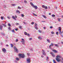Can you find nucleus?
<instances>
[{
  "label": "nucleus",
  "mask_w": 63,
  "mask_h": 63,
  "mask_svg": "<svg viewBox=\"0 0 63 63\" xmlns=\"http://www.w3.org/2000/svg\"><path fill=\"white\" fill-rule=\"evenodd\" d=\"M19 24V23H16V25H18Z\"/></svg>",
  "instance_id": "59"
},
{
  "label": "nucleus",
  "mask_w": 63,
  "mask_h": 63,
  "mask_svg": "<svg viewBox=\"0 0 63 63\" xmlns=\"http://www.w3.org/2000/svg\"><path fill=\"white\" fill-rule=\"evenodd\" d=\"M51 33L52 34H54V32L53 31H52Z\"/></svg>",
  "instance_id": "30"
},
{
  "label": "nucleus",
  "mask_w": 63,
  "mask_h": 63,
  "mask_svg": "<svg viewBox=\"0 0 63 63\" xmlns=\"http://www.w3.org/2000/svg\"><path fill=\"white\" fill-rule=\"evenodd\" d=\"M33 48H31V51H33Z\"/></svg>",
  "instance_id": "52"
},
{
  "label": "nucleus",
  "mask_w": 63,
  "mask_h": 63,
  "mask_svg": "<svg viewBox=\"0 0 63 63\" xmlns=\"http://www.w3.org/2000/svg\"><path fill=\"white\" fill-rule=\"evenodd\" d=\"M33 15H34V16H37V15L34 13H33Z\"/></svg>",
  "instance_id": "19"
},
{
  "label": "nucleus",
  "mask_w": 63,
  "mask_h": 63,
  "mask_svg": "<svg viewBox=\"0 0 63 63\" xmlns=\"http://www.w3.org/2000/svg\"><path fill=\"white\" fill-rule=\"evenodd\" d=\"M14 49L15 51L17 53L18 52V49H17L16 47H14Z\"/></svg>",
  "instance_id": "5"
},
{
  "label": "nucleus",
  "mask_w": 63,
  "mask_h": 63,
  "mask_svg": "<svg viewBox=\"0 0 63 63\" xmlns=\"http://www.w3.org/2000/svg\"><path fill=\"white\" fill-rule=\"evenodd\" d=\"M37 24L35 23V26H34V27L37 30V29H38V27H37Z\"/></svg>",
  "instance_id": "7"
},
{
  "label": "nucleus",
  "mask_w": 63,
  "mask_h": 63,
  "mask_svg": "<svg viewBox=\"0 0 63 63\" xmlns=\"http://www.w3.org/2000/svg\"><path fill=\"white\" fill-rule=\"evenodd\" d=\"M38 39H39V40H43V39H42V38L41 36H39L38 37Z\"/></svg>",
  "instance_id": "12"
},
{
  "label": "nucleus",
  "mask_w": 63,
  "mask_h": 63,
  "mask_svg": "<svg viewBox=\"0 0 63 63\" xmlns=\"http://www.w3.org/2000/svg\"><path fill=\"white\" fill-rule=\"evenodd\" d=\"M24 34L25 35H27L28 33L26 32H24Z\"/></svg>",
  "instance_id": "18"
},
{
  "label": "nucleus",
  "mask_w": 63,
  "mask_h": 63,
  "mask_svg": "<svg viewBox=\"0 0 63 63\" xmlns=\"http://www.w3.org/2000/svg\"><path fill=\"white\" fill-rule=\"evenodd\" d=\"M11 32H14V33H15V31L14 30H12Z\"/></svg>",
  "instance_id": "32"
},
{
  "label": "nucleus",
  "mask_w": 63,
  "mask_h": 63,
  "mask_svg": "<svg viewBox=\"0 0 63 63\" xmlns=\"http://www.w3.org/2000/svg\"><path fill=\"white\" fill-rule=\"evenodd\" d=\"M51 47H52V46H53V44H52V43H51Z\"/></svg>",
  "instance_id": "34"
},
{
  "label": "nucleus",
  "mask_w": 63,
  "mask_h": 63,
  "mask_svg": "<svg viewBox=\"0 0 63 63\" xmlns=\"http://www.w3.org/2000/svg\"><path fill=\"white\" fill-rule=\"evenodd\" d=\"M30 4L31 6H32V7H33V8H35L36 10H37V9L38 8V7H37V6L34 5V4H33V3H32L31 2Z\"/></svg>",
  "instance_id": "3"
},
{
  "label": "nucleus",
  "mask_w": 63,
  "mask_h": 63,
  "mask_svg": "<svg viewBox=\"0 0 63 63\" xmlns=\"http://www.w3.org/2000/svg\"><path fill=\"white\" fill-rule=\"evenodd\" d=\"M45 53V51L44 50H42V53Z\"/></svg>",
  "instance_id": "24"
},
{
  "label": "nucleus",
  "mask_w": 63,
  "mask_h": 63,
  "mask_svg": "<svg viewBox=\"0 0 63 63\" xmlns=\"http://www.w3.org/2000/svg\"><path fill=\"white\" fill-rule=\"evenodd\" d=\"M58 20V21L59 22H60V19L58 18H57Z\"/></svg>",
  "instance_id": "22"
},
{
  "label": "nucleus",
  "mask_w": 63,
  "mask_h": 63,
  "mask_svg": "<svg viewBox=\"0 0 63 63\" xmlns=\"http://www.w3.org/2000/svg\"><path fill=\"white\" fill-rule=\"evenodd\" d=\"M4 18V17H3V16H2L1 17V19H2V20Z\"/></svg>",
  "instance_id": "35"
},
{
  "label": "nucleus",
  "mask_w": 63,
  "mask_h": 63,
  "mask_svg": "<svg viewBox=\"0 0 63 63\" xmlns=\"http://www.w3.org/2000/svg\"><path fill=\"white\" fill-rule=\"evenodd\" d=\"M61 28L60 27H59V31H61Z\"/></svg>",
  "instance_id": "21"
},
{
  "label": "nucleus",
  "mask_w": 63,
  "mask_h": 63,
  "mask_svg": "<svg viewBox=\"0 0 63 63\" xmlns=\"http://www.w3.org/2000/svg\"><path fill=\"white\" fill-rule=\"evenodd\" d=\"M42 22H46V21H42Z\"/></svg>",
  "instance_id": "53"
},
{
  "label": "nucleus",
  "mask_w": 63,
  "mask_h": 63,
  "mask_svg": "<svg viewBox=\"0 0 63 63\" xmlns=\"http://www.w3.org/2000/svg\"><path fill=\"white\" fill-rule=\"evenodd\" d=\"M3 7H4V8H6L7 7L6 6V5H4L3 6Z\"/></svg>",
  "instance_id": "36"
},
{
  "label": "nucleus",
  "mask_w": 63,
  "mask_h": 63,
  "mask_svg": "<svg viewBox=\"0 0 63 63\" xmlns=\"http://www.w3.org/2000/svg\"><path fill=\"white\" fill-rule=\"evenodd\" d=\"M15 18H17V16H16L15 15Z\"/></svg>",
  "instance_id": "61"
},
{
  "label": "nucleus",
  "mask_w": 63,
  "mask_h": 63,
  "mask_svg": "<svg viewBox=\"0 0 63 63\" xmlns=\"http://www.w3.org/2000/svg\"><path fill=\"white\" fill-rule=\"evenodd\" d=\"M12 18H13V19H14L15 20H16V18H15V16H12Z\"/></svg>",
  "instance_id": "13"
},
{
  "label": "nucleus",
  "mask_w": 63,
  "mask_h": 63,
  "mask_svg": "<svg viewBox=\"0 0 63 63\" xmlns=\"http://www.w3.org/2000/svg\"><path fill=\"white\" fill-rule=\"evenodd\" d=\"M34 24V23L33 22H32V23H31V24H32V25H33V24Z\"/></svg>",
  "instance_id": "42"
},
{
  "label": "nucleus",
  "mask_w": 63,
  "mask_h": 63,
  "mask_svg": "<svg viewBox=\"0 0 63 63\" xmlns=\"http://www.w3.org/2000/svg\"><path fill=\"white\" fill-rule=\"evenodd\" d=\"M50 54H51L52 55V56L53 57H54L55 56V55H54V54H53V53L52 52H51L50 53Z\"/></svg>",
  "instance_id": "11"
},
{
  "label": "nucleus",
  "mask_w": 63,
  "mask_h": 63,
  "mask_svg": "<svg viewBox=\"0 0 63 63\" xmlns=\"http://www.w3.org/2000/svg\"><path fill=\"white\" fill-rule=\"evenodd\" d=\"M43 55H46V53H43Z\"/></svg>",
  "instance_id": "29"
},
{
  "label": "nucleus",
  "mask_w": 63,
  "mask_h": 63,
  "mask_svg": "<svg viewBox=\"0 0 63 63\" xmlns=\"http://www.w3.org/2000/svg\"><path fill=\"white\" fill-rule=\"evenodd\" d=\"M7 18L8 19H10L11 18V17L10 16H8Z\"/></svg>",
  "instance_id": "27"
},
{
  "label": "nucleus",
  "mask_w": 63,
  "mask_h": 63,
  "mask_svg": "<svg viewBox=\"0 0 63 63\" xmlns=\"http://www.w3.org/2000/svg\"><path fill=\"white\" fill-rule=\"evenodd\" d=\"M52 17H55V15H52Z\"/></svg>",
  "instance_id": "33"
},
{
  "label": "nucleus",
  "mask_w": 63,
  "mask_h": 63,
  "mask_svg": "<svg viewBox=\"0 0 63 63\" xmlns=\"http://www.w3.org/2000/svg\"><path fill=\"white\" fill-rule=\"evenodd\" d=\"M17 8L18 9H19L20 10V9H21V7H20L19 6H18L17 7Z\"/></svg>",
  "instance_id": "20"
},
{
  "label": "nucleus",
  "mask_w": 63,
  "mask_h": 63,
  "mask_svg": "<svg viewBox=\"0 0 63 63\" xmlns=\"http://www.w3.org/2000/svg\"><path fill=\"white\" fill-rule=\"evenodd\" d=\"M51 45H50L49 46V48H50H50H51V47H50L51 46Z\"/></svg>",
  "instance_id": "64"
},
{
  "label": "nucleus",
  "mask_w": 63,
  "mask_h": 63,
  "mask_svg": "<svg viewBox=\"0 0 63 63\" xmlns=\"http://www.w3.org/2000/svg\"><path fill=\"white\" fill-rule=\"evenodd\" d=\"M11 47H13V45L12 44H11Z\"/></svg>",
  "instance_id": "37"
},
{
  "label": "nucleus",
  "mask_w": 63,
  "mask_h": 63,
  "mask_svg": "<svg viewBox=\"0 0 63 63\" xmlns=\"http://www.w3.org/2000/svg\"><path fill=\"white\" fill-rule=\"evenodd\" d=\"M42 16H43L45 18H47V17L44 15H42Z\"/></svg>",
  "instance_id": "17"
},
{
  "label": "nucleus",
  "mask_w": 63,
  "mask_h": 63,
  "mask_svg": "<svg viewBox=\"0 0 63 63\" xmlns=\"http://www.w3.org/2000/svg\"><path fill=\"white\" fill-rule=\"evenodd\" d=\"M21 16L22 17H24V15L23 14H22L21 15Z\"/></svg>",
  "instance_id": "28"
},
{
  "label": "nucleus",
  "mask_w": 63,
  "mask_h": 63,
  "mask_svg": "<svg viewBox=\"0 0 63 63\" xmlns=\"http://www.w3.org/2000/svg\"><path fill=\"white\" fill-rule=\"evenodd\" d=\"M21 40L22 41H21V42L22 43L23 45H25V41L24 39L23 38H22Z\"/></svg>",
  "instance_id": "4"
},
{
  "label": "nucleus",
  "mask_w": 63,
  "mask_h": 63,
  "mask_svg": "<svg viewBox=\"0 0 63 63\" xmlns=\"http://www.w3.org/2000/svg\"><path fill=\"white\" fill-rule=\"evenodd\" d=\"M18 55L20 58H24L25 57V55L23 54H18Z\"/></svg>",
  "instance_id": "2"
},
{
  "label": "nucleus",
  "mask_w": 63,
  "mask_h": 63,
  "mask_svg": "<svg viewBox=\"0 0 63 63\" xmlns=\"http://www.w3.org/2000/svg\"><path fill=\"white\" fill-rule=\"evenodd\" d=\"M56 34H57V35H58V32H56Z\"/></svg>",
  "instance_id": "46"
},
{
  "label": "nucleus",
  "mask_w": 63,
  "mask_h": 63,
  "mask_svg": "<svg viewBox=\"0 0 63 63\" xmlns=\"http://www.w3.org/2000/svg\"><path fill=\"white\" fill-rule=\"evenodd\" d=\"M63 33V31H62V32L61 31H59V34L61 35L62 36V34Z\"/></svg>",
  "instance_id": "9"
},
{
  "label": "nucleus",
  "mask_w": 63,
  "mask_h": 63,
  "mask_svg": "<svg viewBox=\"0 0 63 63\" xmlns=\"http://www.w3.org/2000/svg\"><path fill=\"white\" fill-rule=\"evenodd\" d=\"M52 28H53V27L52 26H50V28H51V29Z\"/></svg>",
  "instance_id": "54"
},
{
  "label": "nucleus",
  "mask_w": 63,
  "mask_h": 63,
  "mask_svg": "<svg viewBox=\"0 0 63 63\" xmlns=\"http://www.w3.org/2000/svg\"><path fill=\"white\" fill-rule=\"evenodd\" d=\"M47 42H48V43H50V40H49V39H47Z\"/></svg>",
  "instance_id": "15"
},
{
  "label": "nucleus",
  "mask_w": 63,
  "mask_h": 63,
  "mask_svg": "<svg viewBox=\"0 0 63 63\" xmlns=\"http://www.w3.org/2000/svg\"><path fill=\"white\" fill-rule=\"evenodd\" d=\"M55 47H58V45L57 44L55 45Z\"/></svg>",
  "instance_id": "31"
},
{
  "label": "nucleus",
  "mask_w": 63,
  "mask_h": 63,
  "mask_svg": "<svg viewBox=\"0 0 63 63\" xmlns=\"http://www.w3.org/2000/svg\"><path fill=\"white\" fill-rule=\"evenodd\" d=\"M2 50L4 53H5V52H6V50L4 48L2 49Z\"/></svg>",
  "instance_id": "6"
},
{
  "label": "nucleus",
  "mask_w": 63,
  "mask_h": 63,
  "mask_svg": "<svg viewBox=\"0 0 63 63\" xmlns=\"http://www.w3.org/2000/svg\"><path fill=\"white\" fill-rule=\"evenodd\" d=\"M38 32H39L40 33H41V32H42V31H40V30H38Z\"/></svg>",
  "instance_id": "45"
},
{
  "label": "nucleus",
  "mask_w": 63,
  "mask_h": 63,
  "mask_svg": "<svg viewBox=\"0 0 63 63\" xmlns=\"http://www.w3.org/2000/svg\"><path fill=\"white\" fill-rule=\"evenodd\" d=\"M27 35H28V37H29V36H30V34L29 33H28L27 34Z\"/></svg>",
  "instance_id": "39"
},
{
  "label": "nucleus",
  "mask_w": 63,
  "mask_h": 63,
  "mask_svg": "<svg viewBox=\"0 0 63 63\" xmlns=\"http://www.w3.org/2000/svg\"><path fill=\"white\" fill-rule=\"evenodd\" d=\"M51 13H50L49 14V15H51Z\"/></svg>",
  "instance_id": "60"
},
{
  "label": "nucleus",
  "mask_w": 63,
  "mask_h": 63,
  "mask_svg": "<svg viewBox=\"0 0 63 63\" xmlns=\"http://www.w3.org/2000/svg\"><path fill=\"white\" fill-rule=\"evenodd\" d=\"M16 60L18 61L19 60V59L18 58H16Z\"/></svg>",
  "instance_id": "23"
},
{
  "label": "nucleus",
  "mask_w": 63,
  "mask_h": 63,
  "mask_svg": "<svg viewBox=\"0 0 63 63\" xmlns=\"http://www.w3.org/2000/svg\"><path fill=\"white\" fill-rule=\"evenodd\" d=\"M8 29L9 30H11V28L10 27H9L8 28Z\"/></svg>",
  "instance_id": "49"
},
{
  "label": "nucleus",
  "mask_w": 63,
  "mask_h": 63,
  "mask_svg": "<svg viewBox=\"0 0 63 63\" xmlns=\"http://www.w3.org/2000/svg\"><path fill=\"white\" fill-rule=\"evenodd\" d=\"M41 57H42V58H43L44 57V56H43V55H42Z\"/></svg>",
  "instance_id": "63"
},
{
  "label": "nucleus",
  "mask_w": 63,
  "mask_h": 63,
  "mask_svg": "<svg viewBox=\"0 0 63 63\" xmlns=\"http://www.w3.org/2000/svg\"><path fill=\"white\" fill-rule=\"evenodd\" d=\"M29 40H32V38H29Z\"/></svg>",
  "instance_id": "51"
},
{
  "label": "nucleus",
  "mask_w": 63,
  "mask_h": 63,
  "mask_svg": "<svg viewBox=\"0 0 63 63\" xmlns=\"http://www.w3.org/2000/svg\"><path fill=\"white\" fill-rule=\"evenodd\" d=\"M16 5L15 4H12V6H16Z\"/></svg>",
  "instance_id": "62"
},
{
  "label": "nucleus",
  "mask_w": 63,
  "mask_h": 63,
  "mask_svg": "<svg viewBox=\"0 0 63 63\" xmlns=\"http://www.w3.org/2000/svg\"><path fill=\"white\" fill-rule=\"evenodd\" d=\"M42 7L43 8H44L45 7V6L44 5H43L42 6Z\"/></svg>",
  "instance_id": "48"
},
{
  "label": "nucleus",
  "mask_w": 63,
  "mask_h": 63,
  "mask_svg": "<svg viewBox=\"0 0 63 63\" xmlns=\"http://www.w3.org/2000/svg\"><path fill=\"white\" fill-rule=\"evenodd\" d=\"M2 25H3V26H4V27H6V25L5 24H2Z\"/></svg>",
  "instance_id": "26"
},
{
  "label": "nucleus",
  "mask_w": 63,
  "mask_h": 63,
  "mask_svg": "<svg viewBox=\"0 0 63 63\" xmlns=\"http://www.w3.org/2000/svg\"><path fill=\"white\" fill-rule=\"evenodd\" d=\"M24 3H27V1L25 0L24 1Z\"/></svg>",
  "instance_id": "41"
},
{
  "label": "nucleus",
  "mask_w": 63,
  "mask_h": 63,
  "mask_svg": "<svg viewBox=\"0 0 63 63\" xmlns=\"http://www.w3.org/2000/svg\"><path fill=\"white\" fill-rule=\"evenodd\" d=\"M6 47H9V45L7 44L6 45Z\"/></svg>",
  "instance_id": "58"
},
{
  "label": "nucleus",
  "mask_w": 63,
  "mask_h": 63,
  "mask_svg": "<svg viewBox=\"0 0 63 63\" xmlns=\"http://www.w3.org/2000/svg\"><path fill=\"white\" fill-rule=\"evenodd\" d=\"M45 9H47V6H46V7H45Z\"/></svg>",
  "instance_id": "43"
},
{
  "label": "nucleus",
  "mask_w": 63,
  "mask_h": 63,
  "mask_svg": "<svg viewBox=\"0 0 63 63\" xmlns=\"http://www.w3.org/2000/svg\"><path fill=\"white\" fill-rule=\"evenodd\" d=\"M27 61L28 63H30V59L27 58Z\"/></svg>",
  "instance_id": "8"
},
{
  "label": "nucleus",
  "mask_w": 63,
  "mask_h": 63,
  "mask_svg": "<svg viewBox=\"0 0 63 63\" xmlns=\"http://www.w3.org/2000/svg\"><path fill=\"white\" fill-rule=\"evenodd\" d=\"M23 23H24V24H26V23H25L24 22H23Z\"/></svg>",
  "instance_id": "55"
},
{
  "label": "nucleus",
  "mask_w": 63,
  "mask_h": 63,
  "mask_svg": "<svg viewBox=\"0 0 63 63\" xmlns=\"http://www.w3.org/2000/svg\"><path fill=\"white\" fill-rule=\"evenodd\" d=\"M18 40H17V39H16V42H18Z\"/></svg>",
  "instance_id": "50"
},
{
  "label": "nucleus",
  "mask_w": 63,
  "mask_h": 63,
  "mask_svg": "<svg viewBox=\"0 0 63 63\" xmlns=\"http://www.w3.org/2000/svg\"><path fill=\"white\" fill-rule=\"evenodd\" d=\"M15 30H16V31H17V30H18L17 29H15Z\"/></svg>",
  "instance_id": "56"
},
{
  "label": "nucleus",
  "mask_w": 63,
  "mask_h": 63,
  "mask_svg": "<svg viewBox=\"0 0 63 63\" xmlns=\"http://www.w3.org/2000/svg\"><path fill=\"white\" fill-rule=\"evenodd\" d=\"M2 28H3V26L2 25H1L0 26V30H2Z\"/></svg>",
  "instance_id": "16"
},
{
  "label": "nucleus",
  "mask_w": 63,
  "mask_h": 63,
  "mask_svg": "<svg viewBox=\"0 0 63 63\" xmlns=\"http://www.w3.org/2000/svg\"><path fill=\"white\" fill-rule=\"evenodd\" d=\"M22 27L21 26H19V28H20V29H21Z\"/></svg>",
  "instance_id": "47"
},
{
  "label": "nucleus",
  "mask_w": 63,
  "mask_h": 63,
  "mask_svg": "<svg viewBox=\"0 0 63 63\" xmlns=\"http://www.w3.org/2000/svg\"><path fill=\"white\" fill-rule=\"evenodd\" d=\"M53 62L54 63H56V62H55V60H53Z\"/></svg>",
  "instance_id": "40"
},
{
  "label": "nucleus",
  "mask_w": 63,
  "mask_h": 63,
  "mask_svg": "<svg viewBox=\"0 0 63 63\" xmlns=\"http://www.w3.org/2000/svg\"><path fill=\"white\" fill-rule=\"evenodd\" d=\"M53 51H54V52H55L56 53V52H58L57 51L55 50H53Z\"/></svg>",
  "instance_id": "14"
},
{
  "label": "nucleus",
  "mask_w": 63,
  "mask_h": 63,
  "mask_svg": "<svg viewBox=\"0 0 63 63\" xmlns=\"http://www.w3.org/2000/svg\"><path fill=\"white\" fill-rule=\"evenodd\" d=\"M59 58H61L60 55H58L56 57V60L58 62H60V59Z\"/></svg>",
  "instance_id": "1"
},
{
  "label": "nucleus",
  "mask_w": 63,
  "mask_h": 63,
  "mask_svg": "<svg viewBox=\"0 0 63 63\" xmlns=\"http://www.w3.org/2000/svg\"><path fill=\"white\" fill-rule=\"evenodd\" d=\"M47 57V60H48V57Z\"/></svg>",
  "instance_id": "44"
},
{
  "label": "nucleus",
  "mask_w": 63,
  "mask_h": 63,
  "mask_svg": "<svg viewBox=\"0 0 63 63\" xmlns=\"http://www.w3.org/2000/svg\"><path fill=\"white\" fill-rule=\"evenodd\" d=\"M8 26H10V27H11V25L10 24H8Z\"/></svg>",
  "instance_id": "38"
},
{
  "label": "nucleus",
  "mask_w": 63,
  "mask_h": 63,
  "mask_svg": "<svg viewBox=\"0 0 63 63\" xmlns=\"http://www.w3.org/2000/svg\"><path fill=\"white\" fill-rule=\"evenodd\" d=\"M27 54L28 56H29L30 54H29V53H27Z\"/></svg>",
  "instance_id": "57"
},
{
  "label": "nucleus",
  "mask_w": 63,
  "mask_h": 63,
  "mask_svg": "<svg viewBox=\"0 0 63 63\" xmlns=\"http://www.w3.org/2000/svg\"><path fill=\"white\" fill-rule=\"evenodd\" d=\"M16 13L18 14H19L20 13V12H19V11L17 10L16 11Z\"/></svg>",
  "instance_id": "10"
},
{
  "label": "nucleus",
  "mask_w": 63,
  "mask_h": 63,
  "mask_svg": "<svg viewBox=\"0 0 63 63\" xmlns=\"http://www.w3.org/2000/svg\"><path fill=\"white\" fill-rule=\"evenodd\" d=\"M1 34H2V35H3V36L5 35V34L4 33V32H1Z\"/></svg>",
  "instance_id": "25"
}]
</instances>
